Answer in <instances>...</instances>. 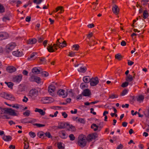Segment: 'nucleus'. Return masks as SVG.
Returning a JSON list of instances; mask_svg holds the SVG:
<instances>
[{
  "label": "nucleus",
  "instance_id": "f257e3e1",
  "mask_svg": "<svg viewBox=\"0 0 149 149\" xmlns=\"http://www.w3.org/2000/svg\"><path fill=\"white\" fill-rule=\"evenodd\" d=\"M78 143L81 147H84L86 146V141L84 136H79L78 138Z\"/></svg>",
  "mask_w": 149,
  "mask_h": 149
},
{
  "label": "nucleus",
  "instance_id": "f03ea898",
  "mask_svg": "<svg viewBox=\"0 0 149 149\" xmlns=\"http://www.w3.org/2000/svg\"><path fill=\"white\" fill-rule=\"evenodd\" d=\"M0 96L4 99L10 100L13 101L15 99L14 97L12 95L3 92L1 93Z\"/></svg>",
  "mask_w": 149,
  "mask_h": 149
},
{
  "label": "nucleus",
  "instance_id": "7ed1b4c3",
  "mask_svg": "<svg viewBox=\"0 0 149 149\" xmlns=\"http://www.w3.org/2000/svg\"><path fill=\"white\" fill-rule=\"evenodd\" d=\"M38 90L36 89L33 88L30 91L29 96L32 99H35V98L38 95Z\"/></svg>",
  "mask_w": 149,
  "mask_h": 149
},
{
  "label": "nucleus",
  "instance_id": "20e7f679",
  "mask_svg": "<svg viewBox=\"0 0 149 149\" xmlns=\"http://www.w3.org/2000/svg\"><path fill=\"white\" fill-rule=\"evenodd\" d=\"M56 88L53 84H51L48 87V91L49 94L52 96H55V95Z\"/></svg>",
  "mask_w": 149,
  "mask_h": 149
},
{
  "label": "nucleus",
  "instance_id": "39448f33",
  "mask_svg": "<svg viewBox=\"0 0 149 149\" xmlns=\"http://www.w3.org/2000/svg\"><path fill=\"white\" fill-rule=\"evenodd\" d=\"M16 45L15 43L12 42L8 44L6 47V52L7 53H9L15 47Z\"/></svg>",
  "mask_w": 149,
  "mask_h": 149
},
{
  "label": "nucleus",
  "instance_id": "423d86ee",
  "mask_svg": "<svg viewBox=\"0 0 149 149\" xmlns=\"http://www.w3.org/2000/svg\"><path fill=\"white\" fill-rule=\"evenodd\" d=\"M30 81L32 82H36L38 84L41 83V79L40 77L32 75L29 79Z\"/></svg>",
  "mask_w": 149,
  "mask_h": 149
},
{
  "label": "nucleus",
  "instance_id": "0eeeda50",
  "mask_svg": "<svg viewBox=\"0 0 149 149\" xmlns=\"http://www.w3.org/2000/svg\"><path fill=\"white\" fill-rule=\"evenodd\" d=\"M22 77V75L21 74L15 76L13 77V81L14 82L19 83L21 81Z\"/></svg>",
  "mask_w": 149,
  "mask_h": 149
},
{
  "label": "nucleus",
  "instance_id": "6e6552de",
  "mask_svg": "<svg viewBox=\"0 0 149 149\" xmlns=\"http://www.w3.org/2000/svg\"><path fill=\"white\" fill-rule=\"evenodd\" d=\"M3 109L4 111L9 113L11 116H15L17 115V113L15 112V111L11 108H4Z\"/></svg>",
  "mask_w": 149,
  "mask_h": 149
},
{
  "label": "nucleus",
  "instance_id": "1a4fd4ad",
  "mask_svg": "<svg viewBox=\"0 0 149 149\" xmlns=\"http://www.w3.org/2000/svg\"><path fill=\"white\" fill-rule=\"evenodd\" d=\"M98 83V78L97 77L92 78L90 79V84L91 86H96Z\"/></svg>",
  "mask_w": 149,
  "mask_h": 149
},
{
  "label": "nucleus",
  "instance_id": "9d476101",
  "mask_svg": "<svg viewBox=\"0 0 149 149\" xmlns=\"http://www.w3.org/2000/svg\"><path fill=\"white\" fill-rule=\"evenodd\" d=\"M67 123H65L63 122H61L59 123H58V126H53L52 128H53L58 129H63L66 127V124Z\"/></svg>",
  "mask_w": 149,
  "mask_h": 149
},
{
  "label": "nucleus",
  "instance_id": "9b49d317",
  "mask_svg": "<svg viewBox=\"0 0 149 149\" xmlns=\"http://www.w3.org/2000/svg\"><path fill=\"white\" fill-rule=\"evenodd\" d=\"M57 94L60 96H61L63 97H66L68 95V94L63 89L59 90L57 93Z\"/></svg>",
  "mask_w": 149,
  "mask_h": 149
},
{
  "label": "nucleus",
  "instance_id": "f8f14e48",
  "mask_svg": "<svg viewBox=\"0 0 149 149\" xmlns=\"http://www.w3.org/2000/svg\"><path fill=\"white\" fill-rule=\"evenodd\" d=\"M83 95L84 96H90L91 95L90 90L88 89H86L84 90L82 93Z\"/></svg>",
  "mask_w": 149,
  "mask_h": 149
},
{
  "label": "nucleus",
  "instance_id": "ddd939ff",
  "mask_svg": "<svg viewBox=\"0 0 149 149\" xmlns=\"http://www.w3.org/2000/svg\"><path fill=\"white\" fill-rule=\"evenodd\" d=\"M96 134H90L88 135L87 137V140L88 141H91L93 139H95L97 137Z\"/></svg>",
  "mask_w": 149,
  "mask_h": 149
},
{
  "label": "nucleus",
  "instance_id": "4468645a",
  "mask_svg": "<svg viewBox=\"0 0 149 149\" xmlns=\"http://www.w3.org/2000/svg\"><path fill=\"white\" fill-rule=\"evenodd\" d=\"M6 70L8 72L12 73L15 72L16 69L15 67L12 66H10L7 67Z\"/></svg>",
  "mask_w": 149,
  "mask_h": 149
},
{
  "label": "nucleus",
  "instance_id": "2eb2a0df",
  "mask_svg": "<svg viewBox=\"0 0 149 149\" xmlns=\"http://www.w3.org/2000/svg\"><path fill=\"white\" fill-rule=\"evenodd\" d=\"M112 11L113 13L116 15L118 14L119 12V10L118 8V7L116 5H114L112 7Z\"/></svg>",
  "mask_w": 149,
  "mask_h": 149
},
{
  "label": "nucleus",
  "instance_id": "dca6fc26",
  "mask_svg": "<svg viewBox=\"0 0 149 149\" xmlns=\"http://www.w3.org/2000/svg\"><path fill=\"white\" fill-rule=\"evenodd\" d=\"M37 41V40L36 38H30L27 40L26 43L28 44L32 45L35 44Z\"/></svg>",
  "mask_w": 149,
  "mask_h": 149
},
{
  "label": "nucleus",
  "instance_id": "f3484780",
  "mask_svg": "<svg viewBox=\"0 0 149 149\" xmlns=\"http://www.w3.org/2000/svg\"><path fill=\"white\" fill-rule=\"evenodd\" d=\"M8 36V34L6 33H0V40L6 39Z\"/></svg>",
  "mask_w": 149,
  "mask_h": 149
},
{
  "label": "nucleus",
  "instance_id": "a211bd4d",
  "mask_svg": "<svg viewBox=\"0 0 149 149\" xmlns=\"http://www.w3.org/2000/svg\"><path fill=\"white\" fill-rule=\"evenodd\" d=\"M40 68L39 67H35L33 68L32 70V71L33 73L36 74H39L40 72L41 71V70H39Z\"/></svg>",
  "mask_w": 149,
  "mask_h": 149
},
{
  "label": "nucleus",
  "instance_id": "6ab92c4d",
  "mask_svg": "<svg viewBox=\"0 0 149 149\" xmlns=\"http://www.w3.org/2000/svg\"><path fill=\"white\" fill-rule=\"evenodd\" d=\"M22 123H32V121H30V118H26L22 119L21 120Z\"/></svg>",
  "mask_w": 149,
  "mask_h": 149
},
{
  "label": "nucleus",
  "instance_id": "aec40b11",
  "mask_svg": "<svg viewBox=\"0 0 149 149\" xmlns=\"http://www.w3.org/2000/svg\"><path fill=\"white\" fill-rule=\"evenodd\" d=\"M37 135L38 137L42 139H45V133L41 131L38 132L37 134Z\"/></svg>",
  "mask_w": 149,
  "mask_h": 149
},
{
  "label": "nucleus",
  "instance_id": "412c9836",
  "mask_svg": "<svg viewBox=\"0 0 149 149\" xmlns=\"http://www.w3.org/2000/svg\"><path fill=\"white\" fill-rule=\"evenodd\" d=\"M12 54L13 55L18 57L22 55V53L19 51L18 50L13 52Z\"/></svg>",
  "mask_w": 149,
  "mask_h": 149
},
{
  "label": "nucleus",
  "instance_id": "4be33fe9",
  "mask_svg": "<svg viewBox=\"0 0 149 149\" xmlns=\"http://www.w3.org/2000/svg\"><path fill=\"white\" fill-rule=\"evenodd\" d=\"M61 10V12H59L57 14H58L59 13H62L64 11V10L63 9V7L62 6H58L57 7L56 9V11H54L53 12H53H58V11L59 10Z\"/></svg>",
  "mask_w": 149,
  "mask_h": 149
},
{
  "label": "nucleus",
  "instance_id": "5701e85b",
  "mask_svg": "<svg viewBox=\"0 0 149 149\" xmlns=\"http://www.w3.org/2000/svg\"><path fill=\"white\" fill-rule=\"evenodd\" d=\"M3 139L5 141H9L12 139V137L9 135L6 136L4 135L2 137Z\"/></svg>",
  "mask_w": 149,
  "mask_h": 149
},
{
  "label": "nucleus",
  "instance_id": "b1692460",
  "mask_svg": "<svg viewBox=\"0 0 149 149\" xmlns=\"http://www.w3.org/2000/svg\"><path fill=\"white\" fill-rule=\"evenodd\" d=\"M35 111L36 112H38L40 113V114L42 115H44L45 114V112L43 111L42 110L40 109L36 108L35 110Z\"/></svg>",
  "mask_w": 149,
  "mask_h": 149
},
{
  "label": "nucleus",
  "instance_id": "393cba45",
  "mask_svg": "<svg viewBox=\"0 0 149 149\" xmlns=\"http://www.w3.org/2000/svg\"><path fill=\"white\" fill-rule=\"evenodd\" d=\"M88 77H89V76L84 77H83V81L85 83H88L90 82V78H88Z\"/></svg>",
  "mask_w": 149,
  "mask_h": 149
},
{
  "label": "nucleus",
  "instance_id": "a878e982",
  "mask_svg": "<svg viewBox=\"0 0 149 149\" xmlns=\"http://www.w3.org/2000/svg\"><path fill=\"white\" fill-rule=\"evenodd\" d=\"M87 70V69L85 67H82L81 66L79 69H78V71L80 72H85Z\"/></svg>",
  "mask_w": 149,
  "mask_h": 149
},
{
  "label": "nucleus",
  "instance_id": "bb28decb",
  "mask_svg": "<svg viewBox=\"0 0 149 149\" xmlns=\"http://www.w3.org/2000/svg\"><path fill=\"white\" fill-rule=\"evenodd\" d=\"M47 49L49 52H52L55 51V49H53V47L51 45H49L47 47Z\"/></svg>",
  "mask_w": 149,
  "mask_h": 149
},
{
  "label": "nucleus",
  "instance_id": "cd10ccee",
  "mask_svg": "<svg viewBox=\"0 0 149 149\" xmlns=\"http://www.w3.org/2000/svg\"><path fill=\"white\" fill-rule=\"evenodd\" d=\"M143 18L144 19L147 18L149 16L147 10H145L144 11L143 13Z\"/></svg>",
  "mask_w": 149,
  "mask_h": 149
},
{
  "label": "nucleus",
  "instance_id": "c85d7f7f",
  "mask_svg": "<svg viewBox=\"0 0 149 149\" xmlns=\"http://www.w3.org/2000/svg\"><path fill=\"white\" fill-rule=\"evenodd\" d=\"M40 63L41 64H46V60L44 57H41L40 58Z\"/></svg>",
  "mask_w": 149,
  "mask_h": 149
},
{
  "label": "nucleus",
  "instance_id": "c756f323",
  "mask_svg": "<svg viewBox=\"0 0 149 149\" xmlns=\"http://www.w3.org/2000/svg\"><path fill=\"white\" fill-rule=\"evenodd\" d=\"M61 137L63 139H65L68 137V134H66L65 132L63 131H61Z\"/></svg>",
  "mask_w": 149,
  "mask_h": 149
},
{
  "label": "nucleus",
  "instance_id": "7c9ffc66",
  "mask_svg": "<svg viewBox=\"0 0 149 149\" xmlns=\"http://www.w3.org/2000/svg\"><path fill=\"white\" fill-rule=\"evenodd\" d=\"M80 86L82 89H84L85 88H88V86L87 84V83L84 82L82 83L81 84Z\"/></svg>",
  "mask_w": 149,
  "mask_h": 149
},
{
  "label": "nucleus",
  "instance_id": "2f4dec72",
  "mask_svg": "<svg viewBox=\"0 0 149 149\" xmlns=\"http://www.w3.org/2000/svg\"><path fill=\"white\" fill-rule=\"evenodd\" d=\"M63 143L59 142L57 143V147L58 149H64L65 148L62 146Z\"/></svg>",
  "mask_w": 149,
  "mask_h": 149
},
{
  "label": "nucleus",
  "instance_id": "473e14b6",
  "mask_svg": "<svg viewBox=\"0 0 149 149\" xmlns=\"http://www.w3.org/2000/svg\"><path fill=\"white\" fill-rule=\"evenodd\" d=\"M49 98L45 97L42 99V101L43 103L44 104L49 103Z\"/></svg>",
  "mask_w": 149,
  "mask_h": 149
},
{
  "label": "nucleus",
  "instance_id": "72a5a7b5",
  "mask_svg": "<svg viewBox=\"0 0 149 149\" xmlns=\"http://www.w3.org/2000/svg\"><path fill=\"white\" fill-rule=\"evenodd\" d=\"M126 80L127 81L131 82L133 80V77H132L129 74L128 76L126 77Z\"/></svg>",
  "mask_w": 149,
  "mask_h": 149
},
{
  "label": "nucleus",
  "instance_id": "f704fd0d",
  "mask_svg": "<svg viewBox=\"0 0 149 149\" xmlns=\"http://www.w3.org/2000/svg\"><path fill=\"white\" fill-rule=\"evenodd\" d=\"M5 83L7 84V85L9 88L11 89H12L13 86L14 85L13 83L11 82H5Z\"/></svg>",
  "mask_w": 149,
  "mask_h": 149
},
{
  "label": "nucleus",
  "instance_id": "c9c22d12",
  "mask_svg": "<svg viewBox=\"0 0 149 149\" xmlns=\"http://www.w3.org/2000/svg\"><path fill=\"white\" fill-rule=\"evenodd\" d=\"M29 143L26 141H24V149H29Z\"/></svg>",
  "mask_w": 149,
  "mask_h": 149
},
{
  "label": "nucleus",
  "instance_id": "e433bc0d",
  "mask_svg": "<svg viewBox=\"0 0 149 149\" xmlns=\"http://www.w3.org/2000/svg\"><path fill=\"white\" fill-rule=\"evenodd\" d=\"M5 11V8L0 3V13H3Z\"/></svg>",
  "mask_w": 149,
  "mask_h": 149
},
{
  "label": "nucleus",
  "instance_id": "4c0bfd02",
  "mask_svg": "<svg viewBox=\"0 0 149 149\" xmlns=\"http://www.w3.org/2000/svg\"><path fill=\"white\" fill-rule=\"evenodd\" d=\"M115 58L118 60H120L122 58V56L120 54H118L115 55Z\"/></svg>",
  "mask_w": 149,
  "mask_h": 149
},
{
  "label": "nucleus",
  "instance_id": "58836bf2",
  "mask_svg": "<svg viewBox=\"0 0 149 149\" xmlns=\"http://www.w3.org/2000/svg\"><path fill=\"white\" fill-rule=\"evenodd\" d=\"M93 127H95V128L94 129V130L95 131L97 130L99 127L98 126L96 125V124L94 123H93L91 127V128L93 129Z\"/></svg>",
  "mask_w": 149,
  "mask_h": 149
},
{
  "label": "nucleus",
  "instance_id": "ea45409f",
  "mask_svg": "<svg viewBox=\"0 0 149 149\" xmlns=\"http://www.w3.org/2000/svg\"><path fill=\"white\" fill-rule=\"evenodd\" d=\"M10 19L8 16L6 15H5L3 18L2 20L4 22H6L7 20H9Z\"/></svg>",
  "mask_w": 149,
  "mask_h": 149
},
{
  "label": "nucleus",
  "instance_id": "a19ab883",
  "mask_svg": "<svg viewBox=\"0 0 149 149\" xmlns=\"http://www.w3.org/2000/svg\"><path fill=\"white\" fill-rule=\"evenodd\" d=\"M144 99V97L143 96V95H140L137 98V100L138 101H143Z\"/></svg>",
  "mask_w": 149,
  "mask_h": 149
},
{
  "label": "nucleus",
  "instance_id": "79ce46f5",
  "mask_svg": "<svg viewBox=\"0 0 149 149\" xmlns=\"http://www.w3.org/2000/svg\"><path fill=\"white\" fill-rule=\"evenodd\" d=\"M33 125L36 126L38 127H40L45 126V125L44 124H40L39 123H34L33 124Z\"/></svg>",
  "mask_w": 149,
  "mask_h": 149
},
{
  "label": "nucleus",
  "instance_id": "37998d69",
  "mask_svg": "<svg viewBox=\"0 0 149 149\" xmlns=\"http://www.w3.org/2000/svg\"><path fill=\"white\" fill-rule=\"evenodd\" d=\"M45 137H47L49 138H52V136L51 135L50 133L49 132H46L45 133Z\"/></svg>",
  "mask_w": 149,
  "mask_h": 149
},
{
  "label": "nucleus",
  "instance_id": "c03bdc74",
  "mask_svg": "<svg viewBox=\"0 0 149 149\" xmlns=\"http://www.w3.org/2000/svg\"><path fill=\"white\" fill-rule=\"evenodd\" d=\"M118 96L117 95L112 94L109 95V98L111 99H114L118 98Z\"/></svg>",
  "mask_w": 149,
  "mask_h": 149
},
{
  "label": "nucleus",
  "instance_id": "a18cd8bd",
  "mask_svg": "<svg viewBox=\"0 0 149 149\" xmlns=\"http://www.w3.org/2000/svg\"><path fill=\"white\" fill-rule=\"evenodd\" d=\"M42 75L45 77H47L49 75V73L46 71H42L41 72Z\"/></svg>",
  "mask_w": 149,
  "mask_h": 149
},
{
  "label": "nucleus",
  "instance_id": "49530a36",
  "mask_svg": "<svg viewBox=\"0 0 149 149\" xmlns=\"http://www.w3.org/2000/svg\"><path fill=\"white\" fill-rule=\"evenodd\" d=\"M77 120L79 122L81 123L84 124L85 123V121L84 119L82 118H79Z\"/></svg>",
  "mask_w": 149,
  "mask_h": 149
},
{
  "label": "nucleus",
  "instance_id": "de8ad7c7",
  "mask_svg": "<svg viewBox=\"0 0 149 149\" xmlns=\"http://www.w3.org/2000/svg\"><path fill=\"white\" fill-rule=\"evenodd\" d=\"M29 134L31 137L32 138H34L36 136L35 133L34 132H30L29 133Z\"/></svg>",
  "mask_w": 149,
  "mask_h": 149
},
{
  "label": "nucleus",
  "instance_id": "09e8293b",
  "mask_svg": "<svg viewBox=\"0 0 149 149\" xmlns=\"http://www.w3.org/2000/svg\"><path fill=\"white\" fill-rule=\"evenodd\" d=\"M69 137L70 138V140L71 141H73L75 139V137L73 134H71L69 136Z\"/></svg>",
  "mask_w": 149,
  "mask_h": 149
},
{
  "label": "nucleus",
  "instance_id": "8fccbe9b",
  "mask_svg": "<svg viewBox=\"0 0 149 149\" xmlns=\"http://www.w3.org/2000/svg\"><path fill=\"white\" fill-rule=\"evenodd\" d=\"M128 84L129 83L128 82H125L123 83L121 86L123 87H125L128 85Z\"/></svg>",
  "mask_w": 149,
  "mask_h": 149
},
{
  "label": "nucleus",
  "instance_id": "3c124183",
  "mask_svg": "<svg viewBox=\"0 0 149 149\" xmlns=\"http://www.w3.org/2000/svg\"><path fill=\"white\" fill-rule=\"evenodd\" d=\"M127 90L126 89L123 90L120 93L121 96H124L127 93Z\"/></svg>",
  "mask_w": 149,
  "mask_h": 149
},
{
  "label": "nucleus",
  "instance_id": "603ef678",
  "mask_svg": "<svg viewBox=\"0 0 149 149\" xmlns=\"http://www.w3.org/2000/svg\"><path fill=\"white\" fill-rule=\"evenodd\" d=\"M72 47L74 48V50H78L79 47V46L78 45H73Z\"/></svg>",
  "mask_w": 149,
  "mask_h": 149
},
{
  "label": "nucleus",
  "instance_id": "864d4df0",
  "mask_svg": "<svg viewBox=\"0 0 149 149\" xmlns=\"http://www.w3.org/2000/svg\"><path fill=\"white\" fill-rule=\"evenodd\" d=\"M75 55V52L71 51V52H70L69 53V54L68 56H71V57H72L74 56Z\"/></svg>",
  "mask_w": 149,
  "mask_h": 149
},
{
  "label": "nucleus",
  "instance_id": "5fc2aeb1",
  "mask_svg": "<svg viewBox=\"0 0 149 149\" xmlns=\"http://www.w3.org/2000/svg\"><path fill=\"white\" fill-rule=\"evenodd\" d=\"M66 127H69L71 129H74V127L72 125H70L68 123H67L66 124Z\"/></svg>",
  "mask_w": 149,
  "mask_h": 149
},
{
  "label": "nucleus",
  "instance_id": "6e6d98bb",
  "mask_svg": "<svg viewBox=\"0 0 149 149\" xmlns=\"http://www.w3.org/2000/svg\"><path fill=\"white\" fill-rule=\"evenodd\" d=\"M30 112L29 111L27 110L23 114L25 116H28L30 115Z\"/></svg>",
  "mask_w": 149,
  "mask_h": 149
},
{
  "label": "nucleus",
  "instance_id": "4d7b16f0",
  "mask_svg": "<svg viewBox=\"0 0 149 149\" xmlns=\"http://www.w3.org/2000/svg\"><path fill=\"white\" fill-rule=\"evenodd\" d=\"M44 38L42 37H40L38 38V42L39 43H41L43 40Z\"/></svg>",
  "mask_w": 149,
  "mask_h": 149
},
{
  "label": "nucleus",
  "instance_id": "13d9d810",
  "mask_svg": "<svg viewBox=\"0 0 149 149\" xmlns=\"http://www.w3.org/2000/svg\"><path fill=\"white\" fill-rule=\"evenodd\" d=\"M93 33L92 32L88 34L87 35V37L89 39H90V38L91 37L93 36Z\"/></svg>",
  "mask_w": 149,
  "mask_h": 149
},
{
  "label": "nucleus",
  "instance_id": "bf43d9fd",
  "mask_svg": "<svg viewBox=\"0 0 149 149\" xmlns=\"http://www.w3.org/2000/svg\"><path fill=\"white\" fill-rule=\"evenodd\" d=\"M58 113V111H56V112L54 113V115L51 114L49 115V116L50 117H53L54 116L56 117Z\"/></svg>",
  "mask_w": 149,
  "mask_h": 149
},
{
  "label": "nucleus",
  "instance_id": "052dcab7",
  "mask_svg": "<svg viewBox=\"0 0 149 149\" xmlns=\"http://www.w3.org/2000/svg\"><path fill=\"white\" fill-rule=\"evenodd\" d=\"M19 105L18 104H13L12 106V107L14 108L18 109L19 108Z\"/></svg>",
  "mask_w": 149,
  "mask_h": 149
},
{
  "label": "nucleus",
  "instance_id": "680f3d73",
  "mask_svg": "<svg viewBox=\"0 0 149 149\" xmlns=\"http://www.w3.org/2000/svg\"><path fill=\"white\" fill-rule=\"evenodd\" d=\"M28 100V99L26 96H24V98L22 100L23 102H26Z\"/></svg>",
  "mask_w": 149,
  "mask_h": 149
},
{
  "label": "nucleus",
  "instance_id": "e2e57ef3",
  "mask_svg": "<svg viewBox=\"0 0 149 149\" xmlns=\"http://www.w3.org/2000/svg\"><path fill=\"white\" fill-rule=\"evenodd\" d=\"M62 116H63L64 118H66L68 116V114L65 112H63L62 113Z\"/></svg>",
  "mask_w": 149,
  "mask_h": 149
},
{
  "label": "nucleus",
  "instance_id": "0e129e2a",
  "mask_svg": "<svg viewBox=\"0 0 149 149\" xmlns=\"http://www.w3.org/2000/svg\"><path fill=\"white\" fill-rule=\"evenodd\" d=\"M88 27L90 28L94 27L95 26V25L93 24H89L87 26Z\"/></svg>",
  "mask_w": 149,
  "mask_h": 149
},
{
  "label": "nucleus",
  "instance_id": "69168bd1",
  "mask_svg": "<svg viewBox=\"0 0 149 149\" xmlns=\"http://www.w3.org/2000/svg\"><path fill=\"white\" fill-rule=\"evenodd\" d=\"M123 145L121 144H120L116 148V149H122L123 148Z\"/></svg>",
  "mask_w": 149,
  "mask_h": 149
},
{
  "label": "nucleus",
  "instance_id": "338daca9",
  "mask_svg": "<svg viewBox=\"0 0 149 149\" xmlns=\"http://www.w3.org/2000/svg\"><path fill=\"white\" fill-rule=\"evenodd\" d=\"M31 17L29 16H27L26 18V22H29L30 21Z\"/></svg>",
  "mask_w": 149,
  "mask_h": 149
},
{
  "label": "nucleus",
  "instance_id": "774afa93",
  "mask_svg": "<svg viewBox=\"0 0 149 149\" xmlns=\"http://www.w3.org/2000/svg\"><path fill=\"white\" fill-rule=\"evenodd\" d=\"M126 43L124 40H123L121 42V45L122 46H125L126 45Z\"/></svg>",
  "mask_w": 149,
  "mask_h": 149
}]
</instances>
